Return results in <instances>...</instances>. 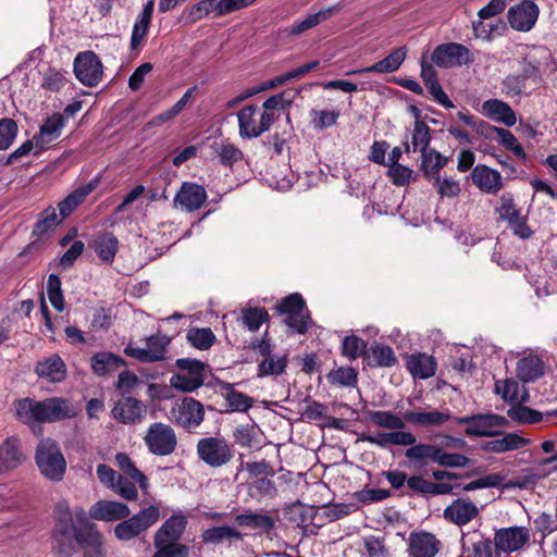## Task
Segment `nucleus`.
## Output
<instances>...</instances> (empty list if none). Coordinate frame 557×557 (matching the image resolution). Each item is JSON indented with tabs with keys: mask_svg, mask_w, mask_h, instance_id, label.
Here are the masks:
<instances>
[{
	"mask_svg": "<svg viewBox=\"0 0 557 557\" xmlns=\"http://www.w3.org/2000/svg\"><path fill=\"white\" fill-rule=\"evenodd\" d=\"M67 82L66 72L49 69L42 77L41 87L46 90L58 92Z\"/></svg>",
	"mask_w": 557,
	"mask_h": 557,
	"instance_id": "e2e57ef3",
	"label": "nucleus"
},
{
	"mask_svg": "<svg viewBox=\"0 0 557 557\" xmlns=\"http://www.w3.org/2000/svg\"><path fill=\"white\" fill-rule=\"evenodd\" d=\"M25 460L21 450V441L17 437H9L0 446V472H7L17 468Z\"/></svg>",
	"mask_w": 557,
	"mask_h": 557,
	"instance_id": "393cba45",
	"label": "nucleus"
},
{
	"mask_svg": "<svg viewBox=\"0 0 557 557\" xmlns=\"http://www.w3.org/2000/svg\"><path fill=\"white\" fill-rule=\"evenodd\" d=\"M405 46L394 49L387 57L360 72L392 73L397 71L406 59Z\"/></svg>",
	"mask_w": 557,
	"mask_h": 557,
	"instance_id": "f704fd0d",
	"label": "nucleus"
},
{
	"mask_svg": "<svg viewBox=\"0 0 557 557\" xmlns=\"http://www.w3.org/2000/svg\"><path fill=\"white\" fill-rule=\"evenodd\" d=\"M206 200V189L195 183H184L176 193V202L178 201L189 212L198 210Z\"/></svg>",
	"mask_w": 557,
	"mask_h": 557,
	"instance_id": "bb28decb",
	"label": "nucleus"
},
{
	"mask_svg": "<svg viewBox=\"0 0 557 557\" xmlns=\"http://www.w3.org/2000/svg\"><path fill=\"white\" fill-rule=\"evenodd\" d=\"M368 417L381 428L400 430L405 426L404 420L391 411H370Z\"/></svg>",
	"mask_w": 557,
	"mask_h": 557,
	"instance_id": "052dcab7",
	"label": "nucleus"
},
{
	"mask_svg": "<svg viewBox=\"0 0 557 557\" xmlns=\"http://www.w3.org/2000/svg\"><path fill=\"white\" fill-rule=\"evenodd\" d=\"M545 366L536 355H529L517 362V376L523 383H530L544 375Z\"/></svg>",
	"mask_w": 557,
	"mask_h": 557,
	"instance_id": "2f4dec72",
	"label": "nucleus"
},
{
	"mask_svg": "<svg viewBox=\"0 0 557 557\" xmlns=\"http://www.w3.org/2000/svg\"><path fill=\"white\" fill-rule=\"evenodd\" d=\"M14 416L21 422L29 425L35 432V426L40 424V403L29 397L14 401Z\"/></svg>",
	"mask_w": 557,
	"mask_h": 557,
	"instance_id": "c85d7f7f",
	"label": "nucleus"
},
{
	"mask_svg": "<svg viewBox=\"0 0 557 557\" xmlns=\"http://www.w3.org/2000/svg\"><path fill=\"white\" fill-rule=\"evenodd\" d=\"M91 246L102 262L110 264L119 250V240L112 233L103 232L94 238Z\"/></svg>",
	"mask_w": 557,
	"mask_h": 557,
	"instance_id": "72a5a7b5",
	"label": "nucleus"
},
{
	"mask_svg": "<svg viewBox=\"0 0 557 557\" xmlns=\"http://www.w3.org/2000/svg\"><path fill=\"white\" fill-rule=\"evenodd\" d=\"M116 463L120 469L128 475L134 482L138 483L141 490H147L148 480L141 471H139L129 457L125 454H117L115 457Z\"/></svg>",
	"mask_w": 557,
	"mask_h": 557,
	"instance_id": "5fc2aeb1",
	"label": "nucleus"
},
{
	"mask_svg": "<svg viewBox=\"0 0 557 557\" xmlns=\"http://www.w3.org/2000/svg\"><path fill=\"white\" fill-rule=\"evenodd\" d=\"M145 442L152 454L169 455L174 449L173 430L163 423H153L148 429Z\"/></svg>",
	"mask_w": 557,
	"mask_h": 557,
	"instance_id": "f8f14e48",
	"label": "nucleus"
},
{
	"mask_svg": "<svg viewBox=\"0 0 557 557\" xmlns=\"http://www.w3.org/2000/svg\"><path fill=\"white\" fill-rule=\"evenodd\" d=\"M529 65L545 74L554 64L552 51L545 46H533L523 57Z\"/></svg>",
	"mask_w": 557,
	"mask_h": 557,
	"instance_id": "a19ab883",
	"label": "nucleus"
},
{
	"mask_svg": "<svg viewBox=\"0 0 557 557\" xmlns=\"http://www.w3.org/2000/svg\"><path fill=\"white\" fill-rule=\"evenodd\" d=\"M237 445L245 448H259L258 434L255 425H238L233 433Z\"/></svg>",
	"mask_w": 557,
	"mask_h": 557,
	"instance_id": "4d7b16f0",
	"label": "nucleus"
},
{
	"mask_svg": "<svg viewBox=\"0 0 557 557\" xmlns=\"http://www.w3.org/2000/svg\"><path fill=\"white\" fill-rule=\"evenodd\" d=\"M482 113L494 122L513 126L517 122L511 107H482Z\"/></svg>",
	"mask_w": 557,
	"mask_h": 557,
	"instance_id": "13d9d810",
	"label": "nucleus"
},
{
	"mask_svg": "<svg viewBox=\"0 0 557 557\" xmlns=\"http://www.w3.org/2000/svg\"><path fill=\"white\" fill-rule=\"evenodd\" d=\"M530 541V532L524 527L500 529L495 534V545L505 553L521 549Z\"/></svg>",
	"mask_w": 557,
	"mask_h": 557,
	"instance_id": "4468645a",
	"label": "nucleus"
},
{
	"mask_svg": "<svg viewBox=\"0 0 557 557\" xmlns=\"http://www.w3.org/2000/svg\"><path fill=\"white\" fill-rule=\"evenodd\" d=\"M367 350V343L358 336H347L343 341V354L349 359H356L359 356L366 358Z\"/></svg>",
	"mask_w": 557,
	"mask_h": 557,
	"instance_id": "69168bd1",
	"label": "nucleus"
},
{
	"mask_svg": "<svg viewBox=\"0 0 557 557\" xmlns=\"http://www.w3.org/2000/svg\"><path fill=\"white\" fill-rule=\"evenodd\" d=\"M97 182H89L88 184L77 187L66 198L58 203L59 211L62 218L71 214L83 200L96 188Z\"/></svg>",
	"mask_w": 557,
	"mask_h": 557,
	"instance_id": "e433bc0d",
	"label": "nucleus"
},
{
	"mask_svg": "<svg viewBox=\"0 0 557 557\" xmlns=\"http://www.w3.org/2000/svg\"><path fill=\"white\" fill-rule=\"evenodd\" d=\"M495 393L507 403H527L529 399L527 392L519 396V383L515 379L497 380Z\"/></svg>",
	"mask_w": 557,
	"mask_h": 557,
	"instance_id": "37998d69",
	"label": "nucleus"
},
{
	"mask_svg": "<svg viewBox=\"0 0 557 557\" xmlns=\"http://www.w3.org/2000/svg\"><path fill=\"white\" fill-rule=\"evenodd\" d=\"M40 403V422L51 423L73 418L76 412L70 400L61 397H51Z\"/></svg>",
	"mask_w": 557,
	"mask_h": 557,
	"instance_id": "ddd939ff",
	"label": "nucleus"
},
{
	"mask_svg": "<svg viewBox=\"0 0 557 557\" xmlns=\"http://www.w3.org/2000/svg\"><path fill=\"white\" fill-rule=\"evenodd\" d=\"M276 310L284 315V323L298 334H305L311 324V318L306 302L299 294H290L284 297Z\"/></svg>",
	"mask_w": 557,
	"mask_h": 557,
	"instance_id": "7ed1b4c3",
	"label": "nucleus"
},
{
	"mask_svg": "<svg viewBox=\"0 0 557 557\" xmlns=\"http://www.w3.org/2000/svg\"><path fill=\"white\" fill-rule=\"evenodd\" d=\"M186 341L196 349L208 350L216 342V336L210 327H189Z\"/></svg>",
	"mask_w": 557,
	"mask_h": 557,
	"instance_id": "79ce46f5",
	"label": "nucleus"
},
{
	"mask_svg": "<svg viewBox=\"0 0 557 557\" xmlns=\"http://www.w3.org/2000/svg\"><path fill=\"white\" fill-rule=\"evenodd\" d=\"M359 100L366 102L367 104L370 102L376 104H384L386 102H391L392 104H394L396 102H407L408 96L404 91L394 89L389 86L376 85L363 90V95Z\"/></svg>",
	"mask_w": 557,
	"mask_h": 557,
	"instance_id": "412c9836",
	"label": "nucleus"
},
{
	"mask_svg": "<svg viewBox=\"0 0 557 557\" xmlns=\"http://www.w3.org/2000/svg\"><path fill=\"white\" fill-rule=\"evenodd\" d=\"M437 465L445 468H467L471 465V459L462 454L447 453L441 447Z\"/></svg>",
	"mask_w": 557,
	"mask_h": 557,
	"instance_id": "0e129e2a",
	"label": "nucleus"
},
{
	"mask_svg": "<svg viewBox=\"0 0 557 557\" xmlns=\"http://www.w3.org/2000/svg\"><path fill=\"white\" fill-rule=\"evenodd\" d=\"M35 372L51 383H60L65 380L67 370L59 355H51L37 362Z\"/></svg>",
	"mask_w": 557,
	"mask_h": 557,
	"instance_id": "6ab92c4d",
	"label": "nucleus"
},
{
	"mask_svg": "<svg viewBox=\"0 0 557 557\" xmlns=\"http://www.w3.org/2000/svg\"><path fill=\"white\" fill-rule=\"evenodd\" d=\"M497 212L502 220L510 223L511 221H516L519 216H521L520 210L517 208L513 198L509 194H505L500 197L499 207L497 208Z\"/></svg>",
	"mask_w": 557,
	"mask_h": 557,
	"instance_id": "338daca9",
	"label": "nucleus"
},
{
	"mask_svg": "<svg viewBox=\"0 0 557 557\" xmlns=\"http://www.w3.org/2000/svg\"><path fill=\"white\" fill-rule=\"evenodd\" d=\"M411 113L416 117V125L412 133V147L414 151L424 152L430 143V129L425 122L420 120V111L418 107H409Z\"/></svg>",
	"mask_w": 557,
	"mask_h": 557,
	"instance_id": "a18cd8bd",
	"label": "nucleus"
},
{
	"mask_svg": "<svg viewBox=\"0 0 557 557\" xmlns=\"http://www.w3.org/2000/svg\"><path fill=\"white\" fill-rule=\"evenodd\" d=\"M74 74L85 86H97L103 76L100 58L91 50L79 52L74 60Z\"/></svg>",
	"mask_w": 557,
	"mask_h": 557,
	"instance_id": "1a4fd4ad",
	"label": "nucleus"
},
{
	"mask_svg": "<svg viewBox=\"0 0 557 557\" xmlns=\"http://www.w3.org/2000/svg\"><path fill=\"white\" fill-rule=\"evenodd\" d=\"M197 454L211 468H220L233 458L232 447L223 437H203L199 440Z\"/></svg>",
	"mask_w": 557,
	"mask_h": 557,
	"instance_id": "423d86ee",
	"label": "nucleus"
},
{
	"mask_svg": "<svg viewBox=\"0 0 557 557\" xmlns=\"http://www.w3.org/2000/svg\"><path fill=\"white\" fill-rule=\"evenodd\" d=\"M287 367L286 356L277 357L270 355L258 364V375H280L285 372Z\"/></svg>",
	"mask_w": 557,
	"mask_h": 557,
	"instance_id": "864d4df0",
	"label": "nucleus"
},
{
	"mask_svg": "<svg viewBox=\"0 0 557 557\" xmlns=\"http://www.w3.org/2000/svg\"><path fill=\"white\" fill-rule=\"evenodd\" d=\"M146 405L133 397L119 401L112 410L113 417L123 423H136L143 420Z\"/></svg>",
	"mask_w": 557,
	"mask_h": 557,
	"instance_id": "4be33fe9",
	"label": "nucleus"
},
{
	"mask_svg": "<svg viewBox=\"0 0 557 557\" xmlns=\"http://www.w3.org/2000/svg\"><path fill=\"white\" fill-rule=\"evenodd\" d=\"M478 515L479 508L468 498H458L444 510L445 519L460 527L469 523Z\"/></svg>",
	"mask_w": 557,
	"mask_h": 557,
	"instance_id": "a211bd4d",
	"label": "nucleus"
},
{
	"mask_svg": "<svg viewBox=\"0 0 557 557\" xmlns=\"http://www.w3.org/2000/svg\"><path fill=\"white\" fill-rule=\"evenodd\" d=\"M124 364L121 357L108 351L97 352L91 357V369L99 376L113 372Z\"/></svg>",
	"mask_w": 557,
	"mask_h": 557,
	"instance_id": "4c0bfd02",
	"label": "nucleus"
},
{
	"mask_svg": "<svg viewBox=\"0 0 557 557\" xmlns=\"http://www.w3.org/2000/svg\"><path fill=\"white\" fill-rule=\"evenodd\" d=\"M269 318V313L264 308H246L242 310V323L249 331H258L263 322Z\"/></svg>",
	"mask_w": 557,
	"mask_h": 557,
	"instance_id": "bf43d9fd",
	"label": "nucleus"
},
{
	"mask_svg": "<svg viewBox=\"0 0 557 557\" xmlns=\"http://www.w3.org/2000/svg\"><path fill=\"white\" fill-rule=\"evenodd\" d=\"M214 154L224 166H232L242 159V151L228 140H216L211 146Z\"/></svg>",
	"mask_w": 557,
	"mask_h": 557,
	"instance_id": "c03bdc74",
	"label": "nucleus"
},
{
	"mask_svg": "<svg viewBox=\"0 0 557 557\" xmlns=\"http://www.w3.org/2000/svg\"><path fill=\"white\" fill-rule=\"evenodd\" d=\"M157 553L153 557H174V516H171L154 536Z\"/></svg>",
	"mask_w": 557,
	"mask_h": 557,
	"instance_id": "7c9ffc66",
	"label": "nucleus"
},
{
	"mask_svg": "<svg viewBox=\"0 0 557 557\" xmlns=\"http://www.w3.org/2000/svg\"><path fill=\"white\" fill-rule=\"evenodd\" d=\"M447 159L440 152L434 150L422 152V170L425 176L432 177L437 175L438 171L446 164Z\"/></svg>",
	"mask_w": 557,
	"mask_h": 557,
	"instance_id": "6e6d98bb",
	"label": "nucleus"
},
{
	"mask_svg": "<svg viewBox=\"0 0 557 557\" xmlns=\"http://www.w3.org/2000/svg\"><path fill=\"white\" fill-rule=\"evenodd\" d=\"M276 107H243L238 112L239 134L243 138L258 137L269 129Z\"/></svg>",
	"mask_w": 557,
	"mask_h": 557,
	"instance_id": "20e7f679",
	"label": "nucleus"
},
{
	"mask_svg": "<svg viewBox=\"0 0 557 557\" xmlns=\"http://www.w3.org/2000/svg\"><path fill=\"white\" fill-rule=\"evenodd\" d=\"M522 403H518V405L511 406L507 410V416L515 422L521 424H532L542 421L543 414L542 412L534 410L532 408L525 407L521 405Z\"/></svg>",
	"mask_w": 557,
	"mask_h": 557,
	"instance_id": "8fccbe9b",
	"label": "nucleus"
},
{
	"mask_svg": "<svg viewBox=\"0 0 557 557\" xmlns=\"http://www.w3.org/2000/svg\"><path fill=\"white\" fill-rule=\"evenodd\" d=\"M242 540V533L233 527H213L206 530L202 534V540L206 543L220 544L225 540Z\"/></svg>",
	"mask_w": 557,
	"mask_h": 557,
	"instance_id": "3c124183",
	"label": "nucleus"
},
{
	"mask_svg": "<svg viewBox=\"0 0 557 557\" xmlns=\"http://www.w3.org/2000/svg\"><path fill=\"white\" fill-rule=\"evenodd\" d=\"M203 419V405L190 397L183 398L176 422L188 432H194L202 423Z\"/></svg>",
	"mask_w": 557,
	"mask_h": 557,
	"instance_id": "2eb2a0df",
	"label": "nucleus"
},
{
	"mask_svg": "<svg viewBox=\"0 0 557 557\" xmlns=\"http://www.w3.org/2000/svg\"><path fill=\"white\" fill-rule=\"evenodd\" d=\"M154 3L152 0L148 1L145 5L141 12L139 13L133 29H132V36H131V50L135 51L137 50L144 42L148 29L151 23V17L153 13Z\"/></svg>",
	"mask_w": 557,
	"mask_h": 557,
	"instance_id": "c756f323",
	"label": "nucleus"
},
{
	"mask_svg": "<svg viewBox=\"0 0 557 557\" xmlns=\"http://www.w3.org/2000/svg\"><path fill=\"white\" fill-rule=\"evenodd\" d=\"M78 527H54L52 533V549L57 557H72L78 545V533L82 532L89 523L86 512L83 508H77L74 512Z\"/></svg>",
	"mask_w": 557,
	"mask_h": 557,
	"instance_id": "f03ea898",
	"label": "nucleus"
},
{
	"mask_svg": "<svg viewBox=\"0 0 557 557\" xmlns=\"http://www.w3.org/2000/svg\"><path fill=\"white\" fill-rule=\"evenodd\" d=\"M338 116L339 112L335 110L322 109L311 111V122L317 129L332 126Z\"/></svg>",
	"mask_w": 557,
	"mask_h": 557,
	"instance_id": "774afa93",
	"label": "nucleus"
},
{
	"mask_svg": "<svg viewBox=\"0 0 557 557\" xmlns=\"http://www.w3.org/2000/svg\"><path fill=\"white\" fill-rule=\"evenodd\" d=\"M289 81V77H285V74L276 76L268 82L258 84L256 86L247 88L245 91L240 92L233 99L228 100L226 104H239L240 102L247 100L248 98L256 96L264 90L273 88L277 85L284 84Z\"/></svg>",
	"mask_w": 557,
	"mask_h": 557,
	"instance_id": "09e8293b",
	"label": "nucleus"
},
{
	"mask_svg": "<svg viewBox=\"0 0 557 557\" xmlns=\"http://www.w3.org/2000/svg\"><path fill=\"white\" fill-rule=\"evenodd\" d=\"M131 510L119 502L99 500L89 509V516L100 521H116L128 517Z\"/></svg>",
	"mask_w": 557,
	"mask_h": 557,
	"instance_id": "aec40b11",
	"label": "nucleus"
},
{
	"mask_svg": "<svg viewBox=\"0 0 557 557\" xmlns=\"http://www.w3.org/2000/svg\"><path fill=\"white\" fill-rule=\"evenodd\" d=\"M539 15L540 8L534 1L522 0L509 8L507 20L512 29L525 33L534 27Z\"/></svg>",
	"mask_w": 557,
	"mask_h": 557,
	"instance_id": "9b49d317",
	"label": "nucleus"
},
{
	"mask_svg": "<svg viewBox=\"0 0 557 557\" xmlns=\"http://www.w3.org/2000/svg\"><path fill=\"white\" fill-rule=\"evenodd\" d=\"M206 364L191 358L176 359V391L190 393L203 385Z\"/></svg>",
	"mask_w": 557,
	"mask_h": 557,
	"instance_id": "39448f33",
	"label": "nucleus"
},
{
	"mask_svg": "<svg viewBox=\"0 0 557 557\" xmlns=\"http://www.w3.org/2000/svg\"><path fill=\"white\" fill-rule=\"evenodd\" d=\"M405 419L413 424L421 426L442 425L450 419L448 411H407Z\"/></svg>",
	"mask_w": 557,
	"mask_h": 557,
	"instance_id": "ea45409f",
	"label": "nucleus"
},
{
	"mask_svg": "<svg viewBox=\"0 0 557 557\" xmlns=\"http://www.w3.org/2000/svg\"><path fill=\"white\" fill-rule=\"evenodd\" d=\"M441 446L430 443H414L405 450V457L414 466H426L430 462L437 463Z\"/></svg>",
	"mask_w": 557,
	"mask_h": 557,
	"instance_id": "cd10ccee",
	"label": "nucleus"
},
{
	"mask_svg": "<svg viewBox=\"0 0 557 557\" xmlns=\"http://www.w3.org/2000/svg\"><path fill=\"white\" fill-rule=\"evenodd\" d=\"M530 441L517 433H507L502 438H495L482 444L484 451L503 454L510 450H516L529 445Z\"/></svg>",
	"mask_w": 557,
	"mask_h": 557,
	"instance_id": "473e14b6",
	"label": "nucleus"
},
{
	"mask_svg": "<svg viewBox=\"0 0 557 557\" xmlns=\"http://www.w3.org/2000/svg\"><path fill=\"white\" fill-rule=\"evenodd\" d=\"M64 127V117L61 114H53L48 117L40 126V131L35 135L36 151L40 152L47 148L53 140L59 138L61 131Z\"/></svg>",
	"mask_w": 557,
	"mask_h": 557,
	"instance_id": "5701e85b",
	"label": "nucleus"
},
{
	"mask_svg": "<svg viewBox=\"0 0 557 557\" xmlns=\"http://www.w3.org/2000/svg\"><path fill=\"white\" fill-rule=\"evenodd\" d=\"M471 178L473 184L486 194L495 195L503 188L500 173L484 164H478L473 168Z\"/></svg>",
	"mask_w": 557,
	"mask_h": 557,
	"instance_id": "dca6fc26",
	"label": "nucleus"
},
{
	"mask_svg": "<svg viewBox=\"0 0 557 557\" xmlns=\"http://www.w3.org/2000/svg\"><path fill=\"white\" fill-rule=\"evenodd\" d=\"M441 542L429 532H412L409 535V555L411 557H435Z\"/></svg>",
	"mask_w": 557,
	"mask_h": 557,
	"instance_id": "f3484780",
	"label": "nucleus"
},
{
	"mask_svg": "<svg viewBox=\"0 0 557 557\" xmlns=\"http://www.w3.org/2000/svg\"><path fill=\"white\" fill-rule=\"evenodd\" d=\"M432 62L442 69H451L469 65L473 57L468 47L458 42H446L438 45L432 55Z\"/></svg>",
	"mask_w": 557,
	"mask_h": 557,
	"instance_id": "0eeeda50",
	"label": "nucleus"
},
{
	"mask_svg": "<svg viewBox=\"0 0 557 557\" xmlns=\"http://www.w3.org/2000/svg\"><path fill=\"white\" fill-rule=\"evenodd\" d=\"M235 520L242 527L257 528L265 532L271 531L275 527V521L271 516L258 512L237 515Z\"/></svg>",
	"mask_w": 557,
	"mask_h": 557,
	"instance_id": "de8ad7c7",
	"label": "nucleus"
},
{
	"mask_svg": "<svg viewBox=\"0 0 557 557\" xmlns=\"http://www.w3.org/2000/svg\"><path fill=\"white\" fill-rule=\"evenodd\" d=\"M78 546L83 549L84 557H106L102 535L95 525H87L78 533Z\"/></svg>",
	"mask_w": 557,
	"mask_h": 557,
	"instance_id": "a878e982",
	"label": "nucleus"
},
{
	"mask_svg": "<svg viewBox=\"0 0 557 557\" xmlns=\"http://www.w3.org/2000/svg\"><path fill=\"white\" fill-rule=\"evenodd\" d=\"M159 519L158 508L150 506L137 515L117 523L114 528V535L121 541H129L146 531Z\"/></svg>",
	"mask_w": 557,
	"mask_h": 557,
	"instance_id": "6e6552de",
	"label": "nucleus"
},
{
	"mask_svg": "<svg viewBox=\"0 0 557 557\" xmlns=\"http://www.w3.org/2000/svg\"><path fill=\"white\" fill-rule=\"evenodd\" d=\"M36 465L40 473L48 480L59 482L66 470L65 458L52 438H42L36 448Z\"/></svg>",
	"mask_w": 557,
	"mask_h": 557,
	"instance_id": "f257e3e1",
	"label": "nucleus"
},
{
	"mask_svg": "<svg viewBox=\"0 0 557 557\" xmlns=\"http://www.w3.org/2000/svg\"><path fill=\"white\" fill-rule=\"evenodd\" d=\"M63 219L61 213L58 214L54 208L49 207L42 211L40 219L34 225L33 233L37 236H41L55 228Z\"/></svg>",
	"mask_w": 557,
	"mask_h": 557,
	"instance_id": "603ef678",
	"label": "nucleus"
},
{
	"mask_svg": "<svg viewBox=\"0 0 557 557\" xmlns=\"http://www.w3.org/2000/svg\"><path fill=\"white\" fill-rule=\"evenodd\" d=\"M407 367L413 377L429 379L436 372V362L426 354L413 355L409 358Z\"/></svg>",
	"mask_w": 557,
	"mask_h": 557,
	"instance_id": "c9c22d12",
	"label": "nucleus"
},
{
	"mask_svg": "<svg viewBox=\"0 0 557 557\" xmlns=\"http://www.w3.org/2000/svg\"><path fill=\"white\" fill-rule=\"evenodd\" d=\"M327 380L333 385L352 387L357 384V372L354 368H339L327 374Z\"/></svg>",
	"mask_w": 557,
	"mask_h": 557,
	"instance_id": "680f3d73",
	"label": "nucleus"
},
{
	"mask_svg": "<svg viewBox=\"0 0 557 557\" xmlns=\"http://www.w3.org/2000/svg\"><path fill=\"white\" fill-rule=\"evenodd\" d=\"M481 135L485 138L496 137L498 143L503 145L507 150L511 151L521 161H527V153L523 147L518 143L515 135L506 128L497 126H482Z\"/></svg>",
	"mask_w": 557,
	"mask_h": 557,
	"instance_id": "b1692460",
	"label": "nucleus"
},
{
	"mask_svg": "<svg viewBox=\"0 0 557 557\" xmlns=\"http://www.w3.org/2000/svg\"><path fill=\"white\" fill-rule=\"evenodd\" d=\"M370 367H393L396 362V356L393 349L387 345L375 344L371 346L367 352L366 358Z\"/></svg>",
	"mask_w": 557,
	"mask_h": 557,
	"instance_id": "58836bf2",
	"label": "nucleus"
},
{
	"mask_svg": "<svg viewBox=\"0 0 557 557\" xmlns=\"http://www.w3.org/2000/svg\"><path fill=\"white\" fill-rule=\"evenodd\" d=\"M224 398L233 411L245 412L253 405V399L242 392H237L230 383H223Z\"/></svg>",
	"mask_w": 557,
	"mask_h": 557,
	"instance_id": "49530a36",
	"label": "nucleus"
},
{
	"mask_svg": "<svg viewBox=\"0 0 557 557\" xmlns=\"http://www.w3.org/2000/svg\"><path fill=\"white\" fill-rule=\"evenodd\" d=\"M458 424L467 425L465 434L467 436H495V428L505 426L507 420L505 417L496 413L472 414L456 418Z\"/></svg>",
	"mask_w": 557,
	"mask_h": 557,
	"instance_id": "9d476101",
	"label": "nucleus"
}]
</instances>
